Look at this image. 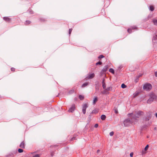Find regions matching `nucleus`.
Returning <instances> with one entry per match:
<instances>
[{
    "mask_svg": "<svg viewBox=\"0 0 157 157\" xmlns=\"http://www.w3.org/2000/svg\"><path fill=\"white\" fill-rule=\"evenodd\" d=\"M133 113H135L133 114V113H130L128 114V115L132 117V119H133L135 120H136L140 116H142L144 114V112L141 111H139L137 112H135Z\"/></svg>",
    "mask_w": 157,
    "mask_h": 157,
    "instance_id": "1",
    "label": "nucleus"
},
{
    "mask_svg": "<svg viewBox=\"0 0 157 157\" xmlns=\"http://www.w3.org/2000/svg\"><path fill=\"white\" fill-rule=\"evenodd\" d=\"M152 85H151L149 83H146L144 84L143 86V89L147 90L149 91L152 89Z\"/></svg>",
    "mask_w": 157,
    "mask_h": 157,
    "instance_id": "2",
    "label": "nucleus"
},
{
    "mask_svg": "<svg viewBox=\"0 0 157 157\" xmlns=\"http://www.w3.org/2000/svg\"><path fill=\"white\" fill-rule=\"evenodd\" d=\"M131 121L129 119H126L124 121V123L125 126H128L131 124Z\"/></svg>",
    "mask_w": 157,
    "mask_h": 157,
    "instance_id": "3",
    "label": "nucleus"
},
{
    "mask_svg": "<svg viewBox=\"0 0 157 157\" xmlns=\"http://www.w3.org/2000/svg\"><path fill=\"white\" fill-rule=\"evenodd\" d=\"M76 108V106L75 104L72 105L71 108L68 110V112H73Z\"/></svg>",
    "mask_w": 157,
    "mask_h": 157,
    "instance_id": "4",
    "label": "nucleus"
},
{
    "mask_svg": "<svg viewBox=\"0 0 157 157\" xmlns=\"http://www.w3.org/2000/svg\"><path fill=\"white\" fill-rule=\"evenodd\" d=\"M88 105L86 103L84 104L83 105L82 111L84 114L86 113V109Z\"/></svg>",
    "mask_w": 157,
    "mask_h": 157,
    "instance_id": "5",
    "label": "nucleus"
},
{
    "mask_svg": "<svg viewBox=\"0 0 157 157\" xmlns=\"http://www.w3.org/2000/svg\"><path fill=\"white\" fill-rule=\"evenodd\" d=\"M95 76V74L94 73L89 74L86 77L87 79H90L93 78Z\"/></svg>",
    "mask_w": 157,
    "mask_h": 157,
    "instance_id": "6",
    "label": "nucleus"
},
{
    "mask_svg": "<svg viewBox=\"0 0 157 157\" xmlns=\"http://www.w3.org/2000/svg\"><path fill=\"white\" fill-rule=\"evenodd\" d=\"M149 147V145H147L146 147L144 148V150H143L142 151V154H145L146 153V151L148 150Z\"/></svg>",
    "mask_w": 157,
    "mask_h": 157,
    "instance_id": "7",
    "label": "nucleus"
},
{
    "mask_svg": "<svg viewBox=\"0 0 157 157\" xmlns=\"http://www.w3.org/2000/svg\"><path fill=\"white\" fill-rule=\"evenodd\" d=\"M157 97L154 94H152L150 95V98H152L153 100H156Z\"/></svg>",
    "mask_w": 157,
    "mask_h": 157,
    "instance_id": "8",
    "label": "nucleus"
},
{
    "mask_svg": "<svg viewBox=\"0 0 157 157\" xmlns=\"http://www.w3.org/2000/svg\"><path fill=\"white\" fill-rule=\"evenodd\" d=\"M101 93L103 94H109V92L107 91L106 89L101 92Z\"/></svg>",
    "mask_w": 157,
    "mask_h": 157,
    "instance_id": "9",
    "label": "nucleus"
},
{
    "mask_svg": "<svg viewBox=\"0 0 157 157\" xmlns=\"http://www.w3.org/2000/svg\"><path fill=\"white\" fill-rule=\"evenodd\" d=\"M99 111V110L98 109H95L92 111L91 112L92 113L96 114Z\"/></svg>",
    "mask_w": 157,
    "mask_h": 157,
    "instance_id": "10",
    "label": "nucleus"
},
{
    "mask_svg": "<svg viewBox=\"0 0 157 157\" xmlns=\"http://www.w3.org/2000/svg\"><path fill=\"white\" fill-rule=\"evenodd\" d=\"M19 147L21 148H25V143L24 141L22 142L20 145Z\"/></svg>",
    "mask_w": 157,
    "mask_h": 157,
    "instance_id": "11",
    "label": "nucleus"
},
{
    "mask_svg": "<svg viewBox=\"0 0 157 157\" xmlns=\"http://www.w3.org/2000/svg\"><path fill=\"white\" fill-rule=\"evenodd\" d=\"M3 19L5 21L7 22L10 21V19L8 17H4L3 18Z\"/></svg>",
    "mask_w": 157,
    "mask_h": 157,
    "instance_id": "12",
    "label": "nucleus"
},
{
    "mask_svg": "<svg viewBox=\"0 0 157 157\" xmlns=\"http://www.w3.org/2000/svg\"><path fill=\"white\" fill-rule=\"evenodd\" d=\"M102 87L104 89H105L106 88V84L105 82V79H103L102 82Z\"/></svg>",
    "mask_w": 157,
    "mask_h": 157,
    "instance_id": "13",
    "label": "nucleus"
},
{
    "mask_svg": "<svg viewBox=\"0 0 157 157\" xmlns=\"http://www.w3.org/2000/svg\"><path fill=\"white\" fill-rule=\"evenodd\" d=\"M108 67L107 65L105 66L104 67L102 71L103 72H106L108 68Z\"/></svg>",
    "mask_w": 157,
    "mask_h": 157,
    "instance_id": "14",
    "label": "nucleus"
},
{
    "mask_svg": "<svg viewBox=\"0 0 157 157\" xmlns=\"http://www.w3.org/2000/svg\"><path fill=\"white\" fill-rule=\"evenodd\" d=\"M153 100L152 99V98H149L147 101V103L148 104H150L151 103Z\"/></svg>",
    "mask_w": 157,
    "mask_h": 157,
    "instance_id": "15",
    "label": "nucleus"
},
{
    "mask_svg": "<svg viewBox=\"0 0 157 157\" xmlns=\"http://www.w3.org/2000/svg\"><path fill=\"white\" fill-rule=\"evenodd\" d=\"M88 82H85L82 84V88L84 87L87 86L88 85Z\"/></svg>",
    "mask_w": 157,
    "mask_h": 157,
    "instance_id": "16",
    "label": "nucleus"
},
{
    "mask_svg": "<svg viewBox=\"0 0 157 157\" xmlns=\"http://www.w3.org/2000/svg\"><path fill=\"white\" fill-rule=\"evenodd\" d=\"M98 101V98L97 97H95L93 101V104L95 105Z\"/></svg>",
    "mask_w": 157,
    "mask_h": 157,
    "instance_id": "17",
    "label": "nucleus"
},
{
    "mask_svg": "<svg viewBox=\"0 0 157 157\" xmlns=\"http://www.w3.org/2000/svg\"><path fill=\"white\" fill-rule=\"evenodd\" d=\"M149 9L151 11H153L154 10V6L152 5L150 6L149 7Z\"/></svg>",
    "mask_w": 157,
    "mask_h": 157,
    "instance_id": "18",
    "label": "nucleus"
},
{
    "mask_svg": "<svg viewBox=\"0 0 157 157\" xmlns=\"http://www.w3.org/2000/svg\"><path fill=\"white\" fill-rule=\"evenodd\" d=\"M101 119L102 120H105V119H106V116L104 115H102L101 116Z\"/></svg>",
    "mask_w": 157,
    "mask_h": 157,
    "instance_id": "19",
    "label": "nucleus"
},
{
    "mask_svg": "<svg viewBox=\"0 0 157 157\" xmlns=\"http://www.w3.org/2000/svg\"><path fill=\"white\" fill-rule=\"evenodd\" d=\"M109 71L110 73H112L113 74H114V70L112 68H110L109 69Z\"/></svg>",
    "mask_w": 157,
    "mask_h": 157,
    "instance_id": "20",
    "label": "nucleus"
},
{
    "mask_svg": "<svg viewBox=\"0 0 157 157\" xmlns=\"http://www.w3.org/2000/svg\"><path fill=\"white\" fill-rule=\"evenodd\" d=\"M139 92H136L135 94H133V97L134 98L136 97L139 94Z\"/></svg>",
    "mask_w": 157,
    "mask_h": 157,
    "instance_id": "21",
    "label": "nucleus"
},
{
    "mask_svg": "<svg viewBox=\"0 0 157 157\" xmlns=\"http://www.w3.org/2000/svg\"><path fill=\"white\" fill-rule=\"evenodd\" d=\"M79 98L80 100H82L84 99V97L83 95H79Z\"/></svg>",
    "mask_w": 157,
    "mask_h": 157,
    "instance_id": "22",
    "label": "nucleus"
},
{
    "mask_svg": "<svg viewBox=\"0 0 157 157\" xmlns=\"http://www.w3.org/2000/svg\"><path fill=\"white\" fill-rule=\"evenodd\" d=\"M31 23V21H26L25 22V24L26 25H28L30 24Z\"/></svg>",
    "mask_w": 157,
    "mask_h": 157,
    "instance_id": "23",
    "label": "nucleus"
},
{
    "mask_svg": "<svg viewBox=\"0 0 157 157\" xmlns=\"http://www.w3.org/2000/svg\"><path fill=\"white\" fill-rule=\"evenodd\" d=\"M131 28L132 29V30L134 29H137V28L135 26H132Z\"/></svg>",
    "mask_w": 157,
    "mask_h": 157,
    "instance_id": "24",
    "label": "nucleus"
},
{
    "mask_svg": "<svg viewBox=\"0 0 157 157\" xmlns=\"http://www.w3.org/2000/svg\"><path fill=\"white\" fill-rule=\"evenodd\" d=\"M39 20L41 21H46V20L43 18H40L39 19Z\"/></svg>",
    "mask_w": 157,
    "mask_h": 157,
    "instance_id": "25",
    "label": "nucleus"
},
{
    "mask_svg": "<svg viewBox=\"0 0 157 157\" xmlns=\"http://www.w3.org/2000/svg\"><path fill=\"white\" fill-rule=\"evenodd\" d=\"M106 89H107V91H110L112 90V87L111 86H110L107 88Z\"/></svg>",
    "mask_w": 157,
    "mask_h": 157,
    "instance_id": "26",
    "label": "nucleus"
},
{
    "mask_svg": "<svg viewBox=\"0 0 157 157\" xmlns=\"http://www.w3.org/2000/svg\"><path fill=\"white\" fill-rule=\"evenodd\" d=\"M132 29L130 28H129V29H128V32L129 33H131L132 32Z\"/></svg>",
    "mask_w": 157,
    "mask_h": 157,
    "instance_id": "27",
    "label": "nucleus"
},
{
    "mask_svg": "<svg viewBox=\"0 0 157 157\" xmlns=\"http://www.w3.org/2000/svg\"><path fill=\"white\" fill-rule=\"evenodd\" d=\"M153 22L155 25H157V20L156 19H154L153 20Z\"/></svg>",
    "mask_w": 157,
    "mask_h": 157,
    "instance_id": "28",
    "label": "nucleus"
},
{
    "mask_svg": "<svg viewBox=\"0 0 157 157\" xmlns=\"http://www.w3.org/2000/svg\"><path fill=\"white\" fill-rule=\"evenodd\" d=\"M121 87L123 88H125L127 86L124 84L123 83L121 85Z\"/></svg>",
    "mask_w": 157,
    "mask_h": 157,
    "instance_id": "29",
    "label": "nucleus"
},
{
    "mask_svg": "<svg viewBox=\"0 0 157 157\" xmlns=\"http://www.w3.org/2000/svg\"><path fill=\"white\" fill-rule=\"evenodd\" d=\"M114 112L116 114H117L118 113V112L117 109L114 108Z\"/></svg>",
    "mask_w": 157,
    "mask_h": 157,
    "instance_id": "30",
    "label": "nucleus"
},
{
    "mask_svg": "<svg viewBox=\"0 0 157 157\" xmlns=\"http://www.w3.org/2000/svg\"><path fill=\"white\" fill-rule=\"evenodd\" d=\"M28 12L30 14H32L33 13V11L31 9H29Z\"/></svg>",
    "mask_w": 157,
    "mask_h": 157,
    "instance_id": "31",
    "label": "nucleus"
},
{
    "mask_svg": "<svg viewBox=\"0 0 157 157\" xmlns=\"http://www.w3.org/2000/svg\"><path fill=\"white\" fill-rule=\"evenodd\" d=\"M23 150L19 148L18 149V151L20 153H21V152H23Z\"/></svg>",
    "mask_w": 157,
    "mask_h": 157,
    "instance_id": "32",
    "label": "nucleus"
},
{
    "mask_svg": "<svg viewBox=\"0 0 157 157\" xmlns=\"http://www.w3.org/2000/svg\"><path fill=\"white\" fill-rule=\"evenodd\" d=\"M102 64V63L101 62V61H99L97 63H96V65H101Z\"/></svg>",
    "mask_w": 157,
    "mask_h": 157,
    "instance_id": "33",
    "label": "nucleus"
},
{
    "mask_svg": "<svg viewBox=\"0 0 157 157\" xmlns=\"http://www.w3.org/2000/svg\"><path fill=\"white\" fill-rule=\"evenodd\" d=\"M104 57L105 56L103 55H101L99 56L98 57V59H101V58H104Z\"/></svg>",
    "mask_w": 157,
    "mask_h": 157,
    "instance_id": "34",
    "label": "nucleus"
},
{
    "mask_svg": "<svg viewBox=\"0 0 157 157\" xmlns=\"http://www.w3.org/2000/svg\"><path fill=\"white\" fill-rule=\"evenodd\" d=\"M72 29H69V35L70 36V35H71V32L72 31Z\"/></svg>",
    "mask_w": 157,
    "mask_h": 157,
    "instance_id": "35",
    "label": "nucleus"
},
{
    "mask_svg": "<svg viewBox=\"0 0 157 157\" xmlns=\"http://www.w3.org/2000/svg\"><path fill=\"white\" fill-rule=\"evenodd\" d=\"M109 135L110 136H113L114 135V132H111L110 133Z\"/></svg>",
    "mask_w": 157,
    "mask_h": 157,
    "instance_id": "36",
    "label": "nucleus"
},
{
    "mask_svg": "<svg viewBox=\"0 0 157 157\" xmlns=\"http://www.w3.org/2000/svg\"><path fill=\"white\" fill-rule=\"evenodd\" d=\"M133 155V152H132L130 153V155L131 157H132Z\"/></svg>",
    "mask_w": 157,
    "mask_h": 157,
    "instance_id": "37",
    "label": "nucleus"
},
{
    "mask_svg": "<svg viewBox=\"0 0 157 157\" xmlns=\"http://www.w3.org/2000/svg\"><path fill=\"white\" fill-rule=\"evenodd\" d=\"M33 157H40L39 155L37 154L34 156H33Z\"/></svg>",
    "mask_w": 157,
    "mask_h": 157,
    "instance_id": "38",
    "label": "nucleus"
},
{
    "mask_svg": "<svg viewBox=\"0 0 157 157\" xmlns=\"http://www.w3.org/2000/svg\"><path fill=\"white\" fill-rule=\"evenodd\" d=\"M11 70L12 71H14L15 70V68L13 67H12L11 68Z\"/></svg>",
    "mask_w": 157,
    "mask_h": 157,
    "instance_id": "39",
    "label": "nucleus"
},
{
    "mask_svg": "<svg viewBox=\"0 0 157 157\" xmlns=\"http://www.w3.org/2000/svg\"><path fill=\"white\" fill-rule=\"evenodd\" d=\"M98 124H95L94 125V127L95 128H97V127H98Z\"/></svg>",
    "mask_w": 157,
    "mask_h": 157,
    "instance_id": "40",
    "label": "nucleus"
},
{
    "mask_svg": "<svg viewBox=\"0 0 157 157\" xmlns=\"http://www.w3.org/2000/svg\"><path fill=\"white\" fill-rule=\"evenodd\" d=\"M75 137H72V138L71 139V141H72V140H75Z\"/></svg>",
    "mask_w": 157,
    "mask_h": 157,
    "instance_id": "41",
    "label": "nucleus"
},
{
    "mask_svg": "<svg viewBox=\"0 0 157 157\" xmlns=\"http://www.w3.org/2000/svg\"><path fill=\"white\" fill-rule=\"evenodd\" d=\"M54 154V152H51V156H52Z\"/></svg>",
    "mask_w": 157,
    "mask_h": 157,
    "instance_id": "42",
    "label": "nucleus"
},
{
    "mask_svg": "<svg viewBox=\"0 0 157 157\" xmlns=\"http://www.w3.org/2000/svg\"><path fill=\"white\" fill-rule=\"evenodd\" d=\"M155 75L156 77H157V72H156L155 73Z\"/></svg>",
    "mask_w": 157,
    "mask_h": 157,
    "instance_id": "43",
    "label": "nucleus"
},
{
    "mask_svg": "<svg viewBox=\"0 0 157 157\" xmlns=\"http://www.w3.org/2000/svg\"><path fill=\"white\" fill-rule=\"evenodd\" d=\"M100 151V150H98L97 151V153H98Z\"/></svg>",
    "mask_w": 157,
    "mask_h": 157,
    "instance_id": "44",
    "label": "nucleus"
},
{
    "mask_svg": "<svg viewBox=\"0 0 157 157\" xmlns=\"http://www.w3.org/2000/svg\"><path fill=\"white\" fill-rule=\"evenodd\" d=\"M155 115L156 117H157V113H156Z\"/></svg>",
    "mask_w": 157,
    "mask_h": 157,
    "instance_id": "45",
    "label": "nucleus"
},
{
    "mask_svg": "<svg viewBox=\"0 0 157 157\" xmlns=\"http://www.w3.org/2000/svg\"><path fill=\"white\" fill-rule=\"evenodd\" d=\"M52 146H50V147H51V148H52Z\"/></svg>",
    "mask_w": 157,
    "mask_h": 157,
    "instance_id": "46",
    "label": "nucleus"
},
{
    "mask_svg": "<svg viewBox=\"0 0 157 157\" xmlns=\"http://www.w3.org/2000/svg\"><path fill=\"white\" fill-rule=\"evenodd\" d=\"M13 154H12V155H11V156H13Z\"/></svg>",
    "mask_w": 157,
    "mask_h": 157,
    "instance_id": "47",
    "label": "nucleus"
},
{
    "mask_svg": "<svg viewBox=\"0 0 157 157\" xmlns=\"http://www.w3.org/2000/svg\"><path fill=\"white\" fill-rule=\"evenodd\" d=\"M72 91L73 92L74 91V90H73Z\"/></svg>",
    "mask_w": 157,
    "mask_h": 157,
    "instance_id": "48",
    "label": "nucleus"
},
{
    "mask_svg": "<svg viewBox=\"0 0 157 157\" xmlns=\"http://www.w3.org/2000/svg\"><path fill=\"white\" fill-rule=\"evenodd\" d=\"M149 120V119L147 120L146 121Z\"/></svg>",
    "mask_w": 157,
    "mask_h": 157,
    "instance_id": "49",
    "label": "nucleus"
}]
</instances>
